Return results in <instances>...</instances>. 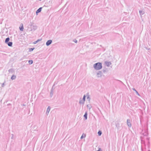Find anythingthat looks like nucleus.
<instances>
[{"mask_svg":"<svg viewBox=\"0 0 151 151\" xmlns=\"http://www.w3.org/2000/svg\"><path fill=\"white\" fill-rule=\"evenodd\" d=\"M93 67L96 70L101 69L102 68V63H97L94 64Z\"/></svg>","mask_w":151,"mask_h":151,"instance_id":"nucleus-1","label":"nucleus"},{"mask_svg":"<svg viewBox=\"0 0 151 151\" xmlns=\"http://www.w3.org/2000/svg\"><path fill=\"white\" fill-rule=\"evenodd\" d=\"M29 26L30 27V31L34 32L37 29V26L33 23H30Z\"/></svg>","mask_w":151,"mask_h":151,"instance_id":"nucleus-2","label":"nucleus"},{"mask_svg":"<svg viewBox=\"0 0 151 151\" xmlns=\"http://www.w3.org/2000/svg\"><path fill=\"white\" fill-rule=\"evenodd\" d=\"M52 40H48L47 42H46V45L47 46H48L50 45L52 43Z\"/></svg>","mask_w":151,"mask_h":151,"instance_id":"nucleus-3","label":"nucleus"},{"mask_svg":"<svg viewBox=\"0 0 151 151\" xmlns=\"http://www.w3.org/2000/svg\"><path fill=\"white\" fill-rule=\"evenodd\" d=\"M127 124L129 127H130L131 126V124L130 122V120L129 119H127Z\"/></svg>","mask_w":151,"mask_h":151,"instance_id":"nucleus-4","label":"nucleus"},{"mask_svg":"<svg viewBox=\"0 0 151 151\" xmlns=\"http://www.w3.org/2000/svg\"><path fill=\"white\" fill-rule=\"evenodd\" d=\"M102 75L101 71H99L97 73V76L99 78L101 77Z\"/></svg>","mask_w":151,"mask_h":151,"instance_id":"nucleus-5","label":"nucleus"},{"mask_svg":"<svg viewBox=\"0 0 151 151\" xmlns=\"http://www.w3.org/2000/svg\"><path fill=\"white\" fill-rule=\"evenodd\" d=\"M42 9V7H40L36 11V13L37 15L38 13H40L41 12Z\"/></svg>","mask_w":151,"mask_h":151,"instance_id":"nucleus-6","label":"nucleus"},{"mask_svg":"<svg viewBox=\"0 0 151 151\" xmlns=\"http://www.w3.org/2000/svg\"><path fill=\"white\" fill-rule=\"evenodd\" d=\"M21 27H19V28L20 30L21 31H23L24 29V27L23 26V24L22 23L20 24Z\"/></svg>","mask_w":151,"mask_h":151,"instance_id":"nucleus-7","label":"nucleus"},{"mask_svg":"<svg viewBox=\"0 0 151 151\" xmlns=\"http://www.w3.org/2000/svg\"><path fill=\"white\" fill-rule=\"evenodd\" d=\"M50 110V106H49L48 107V108H47L46 112V114H47V115L48 114Z\"/></svg>","mask_w":151,"mask_h":151,"instance_id":"nucleus-8","label":"nucleus"},{"mask_svg":"<svg viewBox=\"0 0 151 151\" xmlns=\"http://www.w3.org/2000/svg\"><path fill=\"white\" fill-rule=\"evenodd\" d=\"M85 101H83V100L81 99V98L80 99L79 103L80 104H82L83 105Z\"/></svg>","mask_w":151,"mask_h":151,"instance_id":"nucleus-9","label":"nucleus"},{"mask_svg":"<svg viewBox=\"0 0 151 151\" xmlns=\"http://www.w3.org/2000/svg\"><path fill=\"white\" fill-rule=\"evenodd\" d=\"M87 115L88 113L87 111H86L85 113V114L84 115V117L85 118V119H87Z\"/></svg>","mask_w":151,"mask_h":151,"instance_id":"nucleus-10","label":"nucleus"},{"mask_svg":"<svg viewBox=\"0 0 151 151\" xmlns=\"http://www.w3.org/2000/svg\"><path fill=\"white\" fill-rule=\"evenodd\" d=\"M116 127L118 129H119L120 128V124L119 123H117L116 124Z\"/></svg>","mask_w":151,"mask_h":151,"instance_id":"nucleus-11","label":"nucleus"},{"mask_svg":"<svg viewBox=\"0 0 151 151\" xmlns=\"http://www.w3.org/2000/svg\"><path fill=\"white\" fill-rule=\"evenodd\" d=\"M105 63L106 66L108 67L111 64V63L110 62H106Z\"/></svg>","mask_w":151,"mask_h":151,"instance_id":"nucleus-12","label":"nucleus"},{"mask_svg":"<svg viewBox=\"0 0 151 151\" xmlns=\"http://www.w3.org/2000/svg\"><path fill=\"white\" fill-rule=\"evenodd\" d=\"M8 71L9 73H13L14 72V70L12 68L8 70Z\"/></svg>","mask_w":151,"mask_h":151,"instance_id":"nucleus-13","label":"nucleus"},{"mask_svg":"<svg viewBox=\"0 0 151 151\" xmlns=\"http://www.w3.org/2000/svg\"><path fill=\"white\" fill-rule=\"evenodd\" d=\"M10 38L9 37H8L7 38H6L5 39V42L6 43H7V42H9V41Z\"/></svg>","mask_w":151,"mask_h":151,"instance_id":"nucleus-14","label":"nucleus"},{"mask_svg":"<svg viewBox=\"0 0 151 151\" xmlns=\"http://www.w3.org/2000/svg\"><path fill=\"white\" fill-rule=\"evenodd\" d=\"M9 46L11 47L12 45V42H9L6 43Z\"/></svg>","mask_w":151,"mask_h":151,"instance_id":"nucleus-15","label":"nucleus"},{"mask_svg":"<svg viewBox=\"0 0 151 151\" xmlns=\"http://www.w3.org/2000/svg\"><path fill=\"white\" fill-rule=\"evenodd\" d=\"M16 76L13 75L11 77V79L12 80H14L16 79Z\"/></svg>","mask_w":151,"mask_h":151,"instance_id":"nucleus-16","label":"nucleus"},{"mask_svg":"<svg viewBox=\"0 0 151 151\" xmlns=\"http://www.w3.org/2000/svg\"><path fill=\"white\" fill-rule=\"evenodd\" d=\"M139 14L140 16H142L144 13V11H139Z\"/></svg>","mask_w":151,"mask_h":151,"instance_id":"nucleus-17","label":"nucleus"},{"mask_svg":"<svg viewBox=\"0 0 151 151\" xmlns=\"http://www.w3.org/2000/svg\"><path fill=\"white\" fill-rule=\"evenodd\" d=\"M53 88H52L51 90V91L50 92V96H51V97L53 95Z\"/></svg>","mask_w":151,"mask_h":151,"instance_id":"nucleus-18","label":"nucleus"},{"mask_svg":"<svg viewBox=\"0 0 151 151\" xmlns=\"http://www.w3.org/2000/svg\"><path fill=\"white\" fill-rule=\"evenodd\" d=\"M28 63H29V64L31 65L33 63V61L32 60H30L28 61Z\"/></svg>","mask_w":151,"mask_h":151,"instance_id":"nucleus-19","label":"nucleus"},{"mask_svg":"<svg viewBox=\"0 0 151 151\" xmlns=\"http://www.w3.org/2000/svg\"><path fill=\"white\" fill-rule=\"evenodd\" d=\"M98 134L99 136H101L102 134V132L101 131H99L98 132Z\"/></svg>","mask_w":151,"mask_h":151,"instance_id":"nucleus-20","label":"nucleus"},{"mask_svg":"<svg viewBox=\"0 0 151 151\" xmlns=\"http://www.w3.org/2000/svg\"><path fill=\"white\" fill-rule=\"evenodd\" d=\"M87 107L88 108L89 110H90L91 108V105H87Z\"/></svg>","mask_w":151,"mask_h":151,"instance_id":"nucleus-21","label":"nucleus"},{"mask_svg":"<svg viewBox=\"0 0 151 151\" xmlns=\"http://www.w3.org/2000/svg\"><path fill=\"white\" fill-rule=\"evenodd\" d=\"M41 39H39V40H37L35 42H34V44H35L36 43H37V42H39V41H41Z\"/></svg>","mask_w":151,"mask_h":151,"instance_id":"nucleus-22","label":"nucleus"},{"mask_svg":"<svg viewBox=\"0 0 151 151\" xmlns=\"http://www.w3.org/2000/svg\"><path fill=\"white\" fill-rule=\"evenodd\" d=\"M86 97V95H84L83 97V99H82L83 100V101H85Z\"/></svg>","mask_w":151,"mask_h":151,"instance_id":"nucleus-23","label":"nucleus"},{"mask_svg":"<svg viewBox=\"0 0 151 151\" xmlns=\"http://www.w3.org/2000/svg\"><path fill=\"white\" fill-rule=\"evenodd\" d=\"M133 90L134 91H136V94L137 95L139 96V94L138 93V92L134 88L133 89Z\"/></svg>","mask_w":151,"mask_h":151,"instance_id":"nucleus-24","label":"nucleus"},{"mask_svg":"<svg viewBox=\"0 0 151 151\" xmlns=\"http://www.w3.org/2000/svg\"><path fill=\"white\" fill-rule=\"evenodd\" d=\"M34 49H35L34 48H30L29 49V51H32L34 50Z\"/></svg>","mask_w":151,"mask_h":151,"instance_id":"nucleus-25","label":"nucleus"},{"mask_svg":"<svg viewBox=\"0 0 151 151\" xmlns=\"http://www.w3.org/2000/svg\"><path fill=\"white\" fill-rule=\"evenodd\" d=\"M73 41L76 43H77L78 42L77 40L76 39H73Z\"/></svg>","mask_w":151,"mask_h":151,"instance_id":"nucleus-26","label":"nucleus"},{"mask_svg":"<svg viewBox=\"0 0 151 151\" xmlns=\"http://www.w3.org/2000/svg\"><path fill=\"white\" fill-rule=\"evenodd\" d=\"M86 137L85 135V136L84 137L83 136V135H82L81 137V139H83L84 137Z\"/></svg>","mask_w":151,"mask_h":151,"instance_id":"nucleus-27","label":"nucleus"},{"mask_svg":"<svg viewBox=\"0 0 151 151\" xmlns=\"http://www.w3.org/2000/svg\"><path fill=\"white\" fill-rule=\"evenodd\" d=\"M97 151H102V150L101 148H99L98 150Z\"/></svg>","mask_w":151,"mask_h":151,"instance_id":"nucleus-28","label":"nucleus"},{"mask_svg":"<svg viewBox=\"0 0 151 151\" xmlns=\"http://www.w3.org/2000/svg\"><path fill=\"white\" fill-rule=\"evenodd\" d=\"M145 48L147 50H149L150 49V48L149 47H145Z\"/></svg>","mask_w":151,"mask_h":151,"instance_id":"nucleus-29","label":"nucleus"},{"mask_svg":"<svg viewBox=\"0 0 151 151\" xmlns=\"http://www.w3.org/2000/svg\"><path fill=\"white\" fill-rule=\"evenodd\" d=\"M4 82L2 84V85H1V86L2 87H4Z\"/></svg>","mask_w":151,"mask_h":151,"instance_id":"nucleus-30","label":"nucleus"},{"mask_svg":"<svg viewBox=\"0 0 151 151\" xmlns=\"http://www.w3.org/2000/svg\"><path fill=\"white\" fill-rule=\"evenodd\" d=\"M87 99H90V97L89 96V95L88 96V97H87Z\"/></svg>","mask_w":151,"mask_h":151,"instance_id":"nucleus-31","label":"nucleus"},{"mask_svg":"<svg viewBox=\"0 0 151 151\" xmlns=\"http://www.w3.org/2000/svg\"><path fill=\"white\" fill-rule=\"evenodd\" d=\"M23 106H25V104H23Z\"/></svg>","mask_w":151,"mask_h":151,"instance_id":"nucleus-32","label":"nucleus"},{"mask_svg":"<svg viewBox=\"0 0 151 151\" xmlns=\"http://www.w3.org/2000/svg\"><path fill=\"white\" fill-rule=\"evenodd\" d=\"M105 70H103V72H104L105 71Z\"/></svg>","mask_w":151,"mask_h":151,"instance_id":"nucleus-33","label":"nucleus"}]
</instances>
